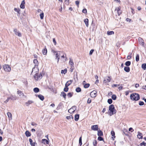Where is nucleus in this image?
Masks as SVG:
<instances>
[{
  "label": "nucleus",
  "mask_w": 146,
  "mask_h": 146,
  "mask_svg": "<svg viewBox=\"0 0 146 146\" xmlns=\"http://www.w3.org/2000/svg\"><path fill=\"white\" fill-rule=\"evenodd\" d=\"M130 98L132 100L137 101L139 99V95L137 94L133 93L131 95Z\"/></svg>",
  "instance_id": "nucleus-1"
},
{
  "label": "nucleus",
  "mask_w": 146,
  "mask_h": 146,
  "mask_svg": "<svg viewBox=\"0 0 146 146\" xmlns=\"http://www.w3.org/2000/svg\"><path fill=\"white\" fill-rule=\"evenodd\" d=\"M52 51L54 55L55 56V59H57V62L58 63L60 59L59 57L60 55V52L58 51H56L53 50H52Z\"/></svg>",
  "instance_id": "nucleus-2"
},
{
  "label": "nucleus",
  "mask_w": 146,
  "mask_h": 146,
  "mask_svg": "<svg viewBox=\"0 0 146 146\" xmlns=\"http://www.w3.org/2000/svg\"><path fill=\"white\" fill-rule=\"evenodd\" d=\"M109 109L110 112V114L111 115L115 114L116 112L115 110L114 106L113 104L110 105L109 107Z\"/></svg>",
  "instance_id": "nucleus-3"
},
{
  "label": "nucleus",
  "mask_w": 146,
  "mask_h": 146,
  "mask_svg": "<svg viewBox=\"0 0 146 146\" xmlns=\"http://www.w3.org/2000/svg\"><path fill=\"white\" fill-rule=\"evenodd\" d=\"M3 68L4 70L7 72H9L11 70L10 66L7 64H5L3 65Z\"/></svg>",
  "instance_id": "nucleus-4"
},
{
  "label": "nucleus",
  "mask_w": 146,
  "mask_h": 146,
  "mask_svg": "<svg viewBox=\"0 0 146 146\" xmlns=\"http://www.w3.org/2000/svg\"><path fill=\"white\" fill-rule=\"evenodd\" d=\"M38 71H37L34 76V78L36 80H37L38 79H40L42 78V75L41 74H38Z\"/></svg>",
  "instance_id": "nucleus-5"
},
{
  "label": "nucleus",
  "mask_w": 146,
  "mask_h": 146,
  "mask_svg": "<svg viewBox=\"0 0 146 146\" xmlns=\"http://www.w3.org/2000/svg\"><path fill=\"white\" fill-rule=\"evenodd\" d=\"M13 31L16 35H17L20 37L22 35L21 33L18 31L17 29H14Z\"/></svg>",
  "instance_id": "nucleus-6"
},
{
  "label": "nucleus",
  "mask_w": 146,
  "mask_h": 146,
  "mask_svg": "<svg viewBox=\"0 0 146 146\" xmlns=\"http://www.w3.org/2000/svg\"><path fill=\"white\" fill-rule=\"evenodd\" d=\"M121 9V7L119 6L118 7H116L115 10V11H117L118 15H119L122 13Z\"/></svg>",
  "instance_id": "nucleus-7"
},
{
  "label": "nucleus",
  "mask_w": 146,
  "mask_h": 146,
  "mask_svg": "<svg viewBox=\"0 0 146 146\" xmlns=\"http://www.w3.org/2000/svg\"><path fill=\"white\" fill-rule=\"evenodd\" d=\"M76 110V107L73 106L68 110V112L70 113H72L74 112Z\"/></svg>",
  "instance_id": "nucleus-8"
},
{
  "label": "nucleus",
  "mask_w": 146,
  "mask_h": 146,
  "mask_svg": "<svg viewBox=\"0 0 146 146\" xmlns=\"http://www.w3.org/2000/svg\"><path fill=\"white\" fill-rule=\"evenodd\" d=\"M97 92L96 91L94 90L90 94L92 98L95 97L96 95Z\"/></svg>",
  "instance_id": "nucleus-9"
},
{
  "label": "nucleus",
  "mask_w": 146,
  "mask_h": 146,
  "mask_svg": "<svg viewBox=\"0 0 146 146\" xmlns=\"http://www.w3.org/2000/svg\"><path fill=\"white\" fill-rule=\"evenodd\" d=\"M91 129L94 131H97L98 129V125H92L91 127Z\"/></svg>",
  "instance_id": "nucleus-10"
},
{
  "label": "nucleus",
  "mask_w": 146,
  "mask_h": 146,
  "mask_svg": "<svg viewBox=\"0 0 146 146\" xmlns=\"http://www.w3.org/2000/svg\"><path fill=\"white\" fill-rule=\"evenodd\" d=\"M111 80V78L109 77H108L105 79L104 81V83L108 82L110 81Z\"/></svg>",
  "instance_id": "nucleus-11"
},
{
  "label": "nucleus",
  "mask_w": 146,
  "mask_h": 146,
  "mask_svg": "<svg viewBox=\"0 0 146 146\" xmlns=\"http://www.w3.org/2000/svg\"><path fill=\"white\" fill-rule=\"evenodd\" d=\"M73 81L72 80H70L68 81L66 83L65 85V87H68L69 85H70L72 83Z\"/></svg>",
  "instance_id": "nucleus-12"
},
{
  "label": "nucleus",
  "mask_w": 146,
  "mask_h": 146,
  "mask_svg": "<svg viewBox=\"0 0 146 146\" xmlns=\"http://www.w3.org/2000/svg\"><path fill=\"white\" fill-rule=\"evenodd\" d=\"M25 0H23L21 2V3L20 5V7L21 8L24 9L25 8Z\"/></svg>",
  "instance_id": "nucleus-13"
},
{
  "label": "nucleus",
  "mask_w": 146,
  "mask_h": 146,
  "mask_svg": "<svg viewBox=\"0 0 146 146\" xmlns=\"http://www.w3.org/2000/svg\"><path fill=\"white\" fill-rule=\"evenodd\" d=\"M33 103V102L31 100H28L27 102L25 103V104L27 106H29V105Z\"/></svg>",
  "instance_id": "nucleus-14"
},
{
  "label": "nucleus",
  "mask_w": 146,
  "mask_h": 146,
  "mask_svg": "<svg viewBox=\"0 0 146 146\" xmlns=\"http://www.w3.org/2000/svg\"><path fill=\"white\" fill-rule=\"evenodd\" d=\"M138 40L139 44L143 46L144 45V42L143 39L141 38H138Z\"/></svg>",
  "instance_id": "nucleus-15"
},
{
  "label": "nucleus",
  "mask_w": 146,
  "mask_h": 146,
  "mask_svg": "<svg viewBox=\"0 0 146 146\" xmlns=\"http://www.w3.org/2000/svg\"><path fill=\"white\" fill-rule=\"evenodd\" d=\"M111 135L112 136V139L113 140H114V139L115 137V133L113 131H111Z\"/></svg>",
  "instance_id": "nucleus-16"
},
{
  "label": "nucleus",
  "mask_w": 146,
  "mask_h": 146,
  "mask_svg": "<svg viewBox=\"0 0 146 146\" xmlns=\"http://www.w3.org/2000/svg\"><path fill=\"white\" fill-rule=\"evenodd\" d=\"M137 137L139 139H142L143 138L142 134L139 131L138 132Z\"/></svg>",
  "instance_id": "nucleus-17"
},
{
  "label": "nucleus",
  "mask_w": 146,
  "mask_h": 146,
  "mask_svg": "<svg viewBox=\"0 0 146 146\" xmlns=\"http://www.w3.org/2000/svg\"><path fill=\"white\" fill-rule=\"evenodd\" d=\"M29 141L30 142V144L31 145V146H35L36 143L35 142L33 143V141L30 138L29 139Z\"/></svg>",
  "instance_id": "nucleus-18"
},
{
  "label": "nucleus",
  "mask_w": 146,
  "mask_h": 146,
  "mask_svg": "<svg viewBox=\"0 0 146 146\" xmlns=\"http://www.w3.org/2000/svg\"><path fill=\"white\" fill-rule=\"evenodd\" d=\"M38 70L37 67H35L33 68L32 74H33V73H36V72L38 71Z\"/></svg>",
  "instance_id": "nucleus-19"
},
{
  "label": "nucleus",
  "mask_w": 146,
  "mask_h": 146,
  "mask_svg": "<svg viewBox=\"0 0 146 146\" xmlns=\"http://www.w3.org/2000/svg\"><path fill=\"white\" fill-rule=\"evenodd\" d=\"M42 143H43L44 144H48L49 143V142L46 139H43L42 140Z\"/></svg>",
  "instance_id": "nucleus-20"
},
{
  "label": "nucleus",
  "mask_w": 146,
  "mask_h": 146,
  "mask_svg": "<svg viewBox=\"0 0 146 146\" xmlns=\"http://www.w3.org/2000/svg\"><path fill=\"white\" fill-rule=\"evenodd\" d=\"M84 22L86 26L88 27V19H86L84 20Z\"/></svg>",
  "instance_id": "nucleus-21"
},
{
  "label": "nucleus",
  "mask_w": 146,
  "mask_h": 146,
  "mask_svg": "<svg viewBox=\"0 0 146 146\" xmlns=\"http://www.w3.org/2000/svg\"><path fill=\"white\" fill-rule=\"evenodd\" d=\"M25 134L27 137H30L31 136V133L28 131H27L25 132Z\"/></svg>",
  "instance_id": "nucleus-22"
},
{
  "label": "nucleus",
  "mask_w": 146,
  "mask_h": 146,
  "mask_svg": "<svg viewBox=\"0 0 146 146\" xmlns=\"http://www.w3.org/2000/svg\"><path fill=\"white\" fill-rule=\"evenodd\" d=\"M98 135L99 136H102L103 135L102 132L100 130H98Z\"/></svg>",
  "instance_id": "nucleus-23"
},
{
  "label": "nucleus",
  "mask_w": 146,
  "mask_h": 146,
  "mask_svg": "<svg viewBox=\"0 0 146 146\" xmlns=\"http://www.w3.org/2000/svg\"><path fill=\"white\" fill-rule=\"evenodd\" d=\"M124 70L126 72H128L130 71V68L127 66H125L124 68Z\"/></svg>",
  "instance_id": "nucleus-24"
},
{
  "label": "nucleus",
  "mask_w": 146,
  "mask_h": 146,
  "mask_svg": "<svg viewBox=\"0 0 146 146\" xmlns=\"http://www.w3.org/2000/svg\"><path fill=\"white\" fill-rule=\"evenodd\" d=\"M42 53L44 55H46L47 53V50L46 47L42 50Z\"/></svg>",
  "instance_id": "nucleus-25"
},
{
  "label": "nucleus",
  "mask_w": 146,
  "mask_h": 146,
  "mask_svg": "<svg viewBox=\"0 0 146 146\" xmlns=\"http://www.w3.org/2000/svg\"><path fill=\"white\" fill-rule=\"evenodd\" d=\"M38 97L42 101L44 99V96L41 95H38Z\"/></svg>",
  "instance_id": "nucleus-26"
},
{
  "label": "nucleus",
  "mask_w": 146,
  "mask_h": 146,
  "mask_svg": "<svg viewBox=\"0 0 146 146\" xmlns=\"http://www.w3.org/2000/svg\"><path fill=\"white\" fill-rule=\"evenodd\" d=\"M17 93L18 94H19L20 96H24V94L20 90H18L17 91Z\"/></svg>",
  "instance_id": "nucleus-27"
},
{
  "label": "nucleus",
  "mask_w": 146,
  "mask_h": 146,
  "mask_svg": "<svg viewBox=\"0 0 146 146\" xmlns=\"http://www.w3.org/2000/svg\"><path fill=\"white\" fill-rule=\"evenodd\" d=\"M79 115L78 114H76L75 115V120L76 121H78L79 119Z\"/></svg>",
  "instance_id": "nucleus-28"
},
{
  "label": "nucleus",
  "mask_w": 146,
  "mask_h": 146,
  "mask_svg": "<svg viewBox=\"0 0 146 146\" xmlns=\"http://www.w3.org/2000/svg\"><path fill=\"white\" fill-rule=\"evenodd\" d=\"M7 115H8L9 118L10 120L12 119V115L11 113L8 112L7 113Z\"/></svg>",
  "instance_id": "nucleus-29"
},
{
  "label": "nucleus",
  "mask_w": 146,
  "mask_h": 146,
  "mask_svg": "<svg viewBox=\"0 0 146 146\" xmlns=\"http://www.w3.org/2000/svg\"><path fill=\"white\" fill-rule=\"evenodd\" d=\"M33 62L34 64H35V66H37L38 65V62L37 59H35L34 60Z\"/></svg>",
  "instance_id": "nucleus-30"
},
{
  "label": "nucleus",
  "mask_w": 146,
  "mask_h": 146,
  "mask_svg": "<svg viewBox=\"0 0 146 146\" xmlns=\"http://www.w3.org/2000/svg\"><path fill=\"white\" fill-rule=\"evenodd\" d=\"M60 95L61 96H62L65 99H66V94L65 93L63 92H62Z\"/></svg>",
  "instance_id": "nucleus-31"
},
{
  "label": "nucleus",
  "mask_w": 146,
  "mask_h": 146,
  "mask_svg": "<svg viewBox=\"0 0 146 146\" xmlns=\"http://www.w3.org/2000/svg\"><path fill=\"white\" fill-rule=\"evenodd\" d=\"M10 97V99L11 100H16V97L15 96L11 95V97Z\"/></svg>",
  "instance_id": "nucleus-32"
},
{
  "label": "nucleus",
  "mask_w": 146,
  "mask_h": 146,
  "mask_svg": "<svg viewBox=\"0 0 146 146\" xmlns=\"http://www.w3.org/2000/svg\"><path fill=\"white\" fill-rule=\"evenodd\" d=\"M69 63L70 65L71 66H73V67H74V63L72 60L70 59Z\"/></svg>",
  "instance_id": "nucleus-33"
},
{
  "label": "nucleus",
  "mask_w": 146,
  "mask_h": 146,
  "mask_svg": "<svg viewBox=\"0 0 146 146\" xmlns=\"http://www.w3.org/2000/svg\"><path fill=\"white\" fill-rule=\"evenodd\" d=\"M14 10L17 12L18 14H20V10L19 9H17L16 8H15Z\"/></svg>",
  "instance_id": "nucleus-34"
},
{
  "label": "nucleus",
  "mask_w": 146,
  "mask_h": 146,
  "mask_svg": "<svg viewBox=\"0 0 146 146\" xmlns=\"http://www.w3.org/2000/svg\"><path fill=\"white\" fill-rule=\"evenodd\" d=\"M141 67L143 69L145 70L146 69V64L145 63L143 64L142 65Z\"/></svg>",
  "instance_id": "nucleus-35"
},
{
  "label": "nucleus",
  "mask_w": 146,
  "mask_h": 146,
  "mask_svg": "<svg viewBox=\"0 0 146 146\" xmlns=\"http://www.w3.org/2000/svg\"><path fill=\"white\" fill-rule=\"evenodd\" d=\"M39 89L37 88H35L33 89V91L35 93H37L39 91Z\"/></svg>",
  "instance_id": "nucleus-36"
},
{
  "label": "nucleus",
  "mask_w": 146,
  "mask_h": 146,
  "mask_svg": "<svg viewBox=\"0 0 146 146\" xmlns=\"http://www.w3.org/2000/svg\"><path fill=\"white\" fill-rule=\"evenodd\" d=\"M67 69H65L64 70H62L61 71V74H65L67 72Z\"/></svg>",
  "instance_id": "nucleus-37"
},
{
  "label": "nucleus",
  "mask_w": 146,
  "mask_h": 146,
  "mask_svg": "<svg viewBox=\"0 0 146 146\" xmlns=\"http://www.w3.org/2000/svg\"><path fill=\"white\" fill-rule=\"evenodd\" d=\"M135 60L136 62H138L139 60V56L138 54H137L136 56Z\"/></svg>",
  "instance_id": "nucleus-38"
},
{
  "label": "nucleus",
  "mask_w": 146,
  "mask_h": 146,
  "mask_svg": "<svg viewBox=\"0 0 146 146\" xmlns=\"http://www.w3.org/2000/svg\"><path fill=\"white\" fill-rule=\"evenodd\" d=\"M131 64V62L129 61H127L125 63L126 66H128L130 65Z\"/></svg>",
  "instance_id": "nucleus-39"
},
{
  "label": "nucleus",
  "mask_w": 146,
  "mask_h": 146,
  "mask_svg": "<svg viewBox=\"0 0 146 146\" xmlns=\"http://www.w3.org/2000/svg\"><path fill=\"white\" fill-rule=\"evenodd\" d=\"M81 89L79 87L77 88L76 89V91L77 92H79L81 91Z\"/></svg>",
  "instance_id": "nucleus-40"
},
{
  "label": "nucleus",
  "mask_w": 146,
  "mask_h": 146,
  "mask_svg": "<svg viewBox=\"0 0 146 146\" xmlns=\"http://www.w3.org/2000/svg\"><path fill=\"white\" fill-rule=\"evenodd\" d=\"M114 32L113 31H108L107 32V34L108 35H110L114 34Z\"/></svg>",
  "instance_id": "nucleus-41"
},
{
  "label": "nucleus",
  "mask_w": 146,
  "mask_h": 146,
  "mask_svg": "<svg viewBox=\"0 0 146 146\" xmlns=\"http://www.w3.org/2000/svg\"><path fill=\"white\" fill-rule=\"evenodd\" d=\"M40 18L41 19H43L44 15V13L42 12L41 14L40 15Z\"/></svg>",
  "instance_id": "nucleus-42"
},
{
  "label": "nucleus",
  "mask_w": 146,
  "mask_h": 146,
  "mask_svg": "<svg viewBox=\"0 0 146 146\" xmlns=\"http://www.w3.org/2000/svg\"><path fill=\"white\" fill-rule=\"evenodd\" d=\"M73 94V93H68V94H67V96L69 97V98H70L71 97L72 95Z\"/></svg>",
  "instance_id": "nucleus-43"
},
{
  "label": "nucleus",
  "mask_w": 146,
  "mask_h": 146,
  "mask_svg": "<svg viewBox=\"0 0 146 146\" xmlns=\"http://www.w3.org/2000/svg\"><path fill=\"white\" fill-rule=\"evenodd\" d=\"M90 86L89 84H86L84 85V87L85 88H88Z\"/></svg>",
  "instance_id": "nucleus-44"
},
{
  "label": "nucleus",
  "mask_w": 146,
  "mask_h": 146,
  "mask_svg": "<svg viewBox=\"0 0 146 146\" xmlns=\"http://www.w3.org/2000/svg\"><path fill=\"white\" fill-rule=\"evenodd\" d=\"M111 98L113 100H115L116 99V96L114 94L112 95Z\"/></svg>",
  "instance_id": "nucleus-45"
},
{
  "label": "nucleus",
  "mask_w": 146,
  "mask_h": 146,
  "mask_svg": "<svg viewBox=\"0 0 146 146\" xmlns=\"http://www.w3.org/2000/svg\"><path fill=\"white\" fill-rule=\"evenodd\" d=\"M79 143L80 144V146H81L82 144V137H80L79 139Z\"/></svg>",
  "instance_id": "nucleus-46"
},
{
  "label": "nucleus",
  "mask_w": 146,
  "mask_h": 146,
  "mask_svg": "<svg viewBox=\"0 0 146 146\" xmlns=\"http://www.w3.org/2000/svg\"><path fill=\"white\" fill-rule=\"evenodd\" d=\"M140 145L141 146H142L143 145L144 146H146V143L143 141L140 144Z\"/></svg>",
  "instance_id": "nucleus-47"
},
{
  "label": "nucleus",
  "mask_w": 146,
  "mask_h": 146,
  "mask_svg": "<svg viewBox=\"0 0 146 146\" xmlns=\"http://www.w3.org/2000/svg\"><path fill=\"white\" fill-rule=\"evenodd\" d=\"M108 102L109 104H110L112 103V100L111 99H108Z\"/></svg>",
  "instance_id": "nucleus-48"
},
{
  "label": "nucleus",
  "mask_w": 146,
  "mask_h": 146,
  "mask_svg": "<svg viewBox=\"0 0 146 146\" xmlns=\"http://www.w3.org/2000/svg\"><path fill=\"white\" fill-rule=\"evenodd\" d=\"M93 143L94 146H96L97 144V141L96 140H95L93 141Z\"/></svg>",
  "instance_id": "nucleus-49"
},
{
  "label": "nucleus",
  "mask_w": 146,
  "mask_h": 146,
  "mask_svg": "<svg viewBox=\"0 0 146 146\" xmlns=\"http://www.w3.org/2000/svg\"><path fill=\"white\" fill-rule=\"evenodd\" d=\"M65 3L66 4L68 5L69 4V0H65Z\"/></svg>",
  "instance_id": "nucleus-50"
},
{
  "label": "nucleus",
  "mask_w": 146,
  "mask_h": 146,
  "mask_svg": "<svg viewBox=\"0 0 146 146\" xmlns=\"http://www.w3.org/2000/svg\"><path fill=\"white\" fill-rule=\"evenodd\" d=\"M75 4L77 5L78 7H79V5L80 3V2L78 1H75Z\"/></svg>",
  "instance_id": "nucleus-51"
},
{
  "label": "nucleus",
  "mask_w": 146,
  "mask_h": 146,
  "mask_svg": "<svg viewBox=\"0 0 146 146\" xmlns=\"http://www.w3.org/2000/svg\"><path fill=\"white\" fill-rule=\"evenodd\" d=\"M68 90V87H65V88H64V90L65 92H67Z\"/></svg>",
  "instance_id": "nucleus-52"
},
{
  "label": "nucleus",
  "mask_w": 146,
  "mask_h": 146,
  "mask_svg": "<svg viewBox=\"0 0 146 146\" xmlns=\"http://www.w3.org/2000/svg\"><path fill=\"white\" fill-rule=\"evenodd\" d=\"M94 51V49H92L90 51V53H89V55H91L93 52Z\"/></svg>",
  "instance_id": "nucleus-53"
},
{
  "label": "nucleus",
  "mask_w": 146,
  "mask_h": 146,
  "mask_svg": "<svg viewBox=\"0 0 146 146\" xmlns=\"http://www.w3.org/2000/svg\"><path fill=\"white\" fill-rule=\"evenodd\" d=\"M82 12L83 13L86 14L87 13V11L86 9H83L82 11Z\"/></svg>",
  "instance_id": "nucleus-54"
},
{
  "label": "nucleus",
  "mask_w": 146,
  "mask_h": 146,
  "mask_svg": "<svg viewBox=\"0 0 146 146\" xmlns=\"http://www.w3.org/2000/svg\"><path fill=\"white\" fill-rule=\"evenodd\" d=\"M66 54H65V55H62V56H61V58H65V59L64 60V61H66V60H67V58L66 57Z\"/></svg>",
  "instance_id": "nucleus-55"
},
{
  "label": "nucleus",
  "mask_w": 146,
  "mask_h": 146,
  "mask_svg": "<svg viewBox=\"0 0 146 146\" xmlns=\"http://www.w3.org/2000/svg\"><path fill=\"white\" fill-rule=\"evenodd\" d=\"M139 104L140 106H142L143 105L144 103L143 102L140 101L139 102Z\"/></svg>",
  "instance_id": "nucleus-56"
},
{
  "label": "nucleus",
  "mask_w": 146,
  "mask_h": 146,
  "mask_svg": "<svg viewBox=\"0 0 146 146\" xmlns=\"http://www.w3.org/2000/svg\"><path fill=\"white\" fill-rule=\"evenodd\" d=\"M98 140L100 141H102L103 140V139L102 137L100 136L98 137Z\"/></svg>",
  "instance_id": "nucleus-57"
},
{
  "label": "nucleus",
  "mask_w": 146,
  "mask_h": 146,
  "mask_svg": "<svg viewBox=\"0 0 146 146\" xmlns=\"http://www.w3.org/2000/svg\"><path fill=\"white\" fill-rule=\"evenodd\" d=\"M10 99V97H8L7 98V100H5V101H4V103H7L9 100Z\"/></svg>",
  "instance_id": "nucleus-58"
},
{
  "label": "nucleus",
  "mask_w": 146,
  "mask_h": 146,
  "mask_svg": "<svg viewBox=\"0 0 146 146\" xmlns=\"http://www.w3.org/2000/svg\"><path fill=\"white\" fill-rule=\"evenodd\" d=\"M31 125L33 126H36L37 124L34 122H32L31 123Z\"/></svg>",
  "instance_id": "nucleus-59"
},
{
  "label": "nucleus",
  "mask_w": 146,
  "mask_h": 146,
  "mask_svg": "<svg viewBox=\"0 0 146 146\" xmlns=\"http://www.w3.org/2000/svg\"><path fill=\"white\" fill-rule=\"evenodd\" d=\"M119 86V84H114L113 85H112V86L113 87H116L117 86Z\"/></svg>",
  "instance_id": "nucleus-60"
},
{
  "label": "nucleus",
  "mask_w": 146,
  "mask_h": 146,
  "mask_svg": "<svg viewBox=\"0 0 146 146\" xmlns=\"http://www.w3.org/2000/svg\"><path fill=\"white\" fill-rule=\"evenodd\" d=\"M53 43H54V44L55 45H56V41L55 40V38H53Z\"/></svg>",
  "instance_id": "nucleus-61"
},
{
  "label": "nucleus",
  "mask_w": 146,
  "mask_h": 146,
  "mask_svg": "<svg viewBox=\"0 0 146 146\" xmlns=\"http://www.w3.org/2000/svg\"><path fill=\"white\" fill-rule=\"evenodd\" d=\"M133 128L131 127L129 129V131H131V132H132L133 131Z\"/></svg>",
  "instance_id": "nucleus-62"
},
{
  "label": "nucleus",
  "mask_w": 146,
  "mask_h": 146,
  "mask_svg": "<svg viewBox=\"0 0 146 146\" xmlns=\"http://www.w3.org/2000/svg\"><path fill=\"white\" fill-rule=\"evenodd\" d=\"M91 102V100L90 98H88V100L87 103L88 104H90Z\"/></svg>",
  "instance_id": "nucleus-63"
},
{
  "label": "nucleus",
  "mask_w": 146,
  "mask_h": 146,
  "mask_svg": "<svg viewBox=\"0 0 146 146\" xmlns=\"http://www.w3.org/2000/svg\"><path fill=\"white\" fill-rule=\"evenodd\" d=\"M142 88L143 89L146 90V85L143 86L142 87Z\"/></svg>",
  "instance_id": "nucleus-64"
}]
</instances>
